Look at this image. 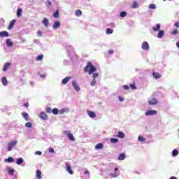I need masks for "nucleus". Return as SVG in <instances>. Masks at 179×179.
Instances as JSON below:
<instances>
[{
  "mask_svg": "<svg viewBox=\"0 0 179 179\" xmlns=\"http://www.w3.org/2000/svg\"><path fill=\"white\" fill-rule=\"evenodd\" d=\"M119 100L120 101H122L124 100V98L123 97H121V96H119Z\"/></svg>",
  "mask_w": 179,
  "mask_h": 179,
  "instance_id": "obj_58",
  "label": "nucleus"
},
{
  "mask_svg": "<svg viewBox=\"0 0 179 179\" xmlns=\"http://www.w3.org/2000/svg\"><path fill=\"white\" fill-rule=\"evenodd\" d=\"M22 163H23V158L20 157L17 162H16V164L20 165L22 164Z\"/></svg>",
  "mask_w": 179,
  "mask_h": 179,
  "instance_id": "obj_35",
  "label": "nucleus"
},
{
  "mask_svg": "<svg viewBox=\"0 0 179 179\" xmlns=\"http://www.w3.org/2000/svg\"><path fill=\"white\" fill-rule=\"evenodd\" d=\"M40 118L43 121H47V120H48V116L45 112H41Z\"/></svg>",
  "mask_w": 179,
  "mask_h": 179,
  "instance_id": "obj_7",
  "label": "nucleus"
},
{
  "mask_svg": "<svg viewBox=\"0 0 179 179\" xmlns=\"http://www.w3.org/2000/svg\"><path fill=\"white\" fill-rule=\"evenodd\" d=\"M15 23H16V20H11L10 25L8 27V30H11V29H13V27L15 26Z\"/></svg>",
  "mask_w": 179,
  "mask_h": 179,
  "instance_id": "obj_13",
  "label": "nucleus"
},
{
  "mask_svg": "<svg viewBox=\"0 0 179 179\" xmlns=\"http://www.w3.org/2000/svg\"><path fill=\"white\" fill-rule=\"evenodd\" d=\"M149 8L150 9H156V5H155L154 3H151L149 6Z\"/></svg>",
  "mask_w": 179,
  "mask_h": 179,
  "instance_id": "obj_45",
  "label": "nucleus"
},
{
  "mask_svg": "<svg viewBox=\"0 0 179 179\" xmlns=\"http://www.w3.org/2000/svg\"><path fill=\"white\" fill-rule=\"evenodd\" d=\"M44 58V55H40L36 58V61H42V59Z\"/></svg>",
  "mask_w": 179,
  "mask_h": 179,
  "instance_id": "obj_34",
  "label": "nucleus"
},
{
  "mask_svg": "<svg viewBox=\"0 0 179 179\" xmlns=\"http://www.w3.org/2000/svg\"><path fill=\"white\" fill-rule=\"evenodd\" d=\"M6 44L7 47H13V42H12V40L10 38L6 39Z\"/></svg>",
  "mask_w": 179,
  "mask_h": 179,
  "instance_id": "obj_11",
  "label": "nucleus"
},
{
  "mask_svg": "<svg viewBox=\"0 0 179 179\" xmlns=\"http://www.w3.org/2000/svg\"><path fill=\"white\" fill-rule=\"evenodd\" d=\"M4 162H6V163H13V162H15V159L13 157H10L7 159H5Z\"/></svg>",
  "mask_w": 179,
  "mask_h": 179,
  "instance_id": "obj_20",
  "label": "nucleus"
},
{
  "mask_svg": "<svg viewBox=\"0 0 179 179\" xmlns=\"http://www.w3.org/2000/svg\"><path fill=\"white\" fill-rule=\"evenodd\" d=\"M53 17L55 19H58L59 17V10H57L55 13L53 14Z\"/></svg>",
  "mask_w": 179,
  "mask_h": 179,
  "instance_id": "obj_28",
  "label": "nucleus"
},
{
  "mask_svg": "<svg viewBox=\"0 0 179 179\" xmlns=\"http://www.w3.org/2000/svg\"><path fill=\"white\" fill-rule=\"evenodd\" d=\"M21 114L26 121H29V114L27 113L22 112Z\"/></svg>",
  "mask_w": 179,
  "mask_h": 179,
  "instance_id": "obj_18",
  "label": "nucleus"
},
{
  "mask_svg": "<svg viewBox=\"0 0 179 179\" xmlns=\"http://www.w3.org/2000/svg\"><path fill=\"white\" fill-rule=\"evenodd\" d=\"M85 174L89 175V174H90V172H89V171L87 170V171H85Z\"/></svg>",
  "mask_w": 179,
  "mask_h": 179,
  "instance_id": "obj_57",
  "label": "nucleus"
},
{
  "mask_svg": "<svg viewBox=\"0 0 179 179\" xmlns=\"http://www.w3.org/2000/svg\"><path fill=\"white\" fill-rule=\"evenodd\" d=\"M125 16H127V12H125V11H122V12L120 13V17H125Z\"/></svg>",
  "mask_w": 179,
  "mask_h": 179,
  "instance_id": "obj_43",
  "label": "nucleus"
},
{
  "mask_svg": "<svg viewBox=\"0 0 179 179\" xmlns=\"http://www.w3.org/2000/svg\"><path fill=\"white\" fill-rule=\"evenodd\" d=\"M174 26L176 27H179V22H176L175 23V24H174Z\"/></svg>",
  "mask_w": 179,
  "mask_h": 179,
  "instance_id": "obj_56",
  "label": "nucleus"
},
{
  "mask_svg": "<svg viewBox=\"0 0 179 179\" xmlns=\"http://www.w3.org/2000/svg\"><path fill=\"white\" fill-rule=\"evenodd\" d=\"M171 34L173 36H177V34H178V31L177 29H175L171 32Z\"/></svg>",
  "mask_w": 179,
  "mask_h": 179,
  "instance_id": "obj_46",
  "label": "nucleus"
},
{
  "mask_svg": "<svg viewBox=\"0 0 179 179\" xmlns=\"http://www.w3.org/2000/svg\"><path fill=\"white\" fill-rule=\"evenodd\" d=\"M172 156H173V157L178 156V150H173L172 151Z\"/></svg>",
  "mask_w": 179,
  "mask_h": 179,
  "instance_id": "obj_37",
  "label": "nucleus"
},
{
  "mask_svg": "<svg viewBox=\"0 0 179 179\" xmlns=\"http://www.w3.org/2000/svg\"><path fill=\"white\" fill-rule=\"evenodd\" d=\"M48 3H49V5H51V1H48Z\"/></svg>",
  "mask_w": 179,
  "mask_h": 179,
  "instance_id": "obj_62",
  "label": "nucleus"
},
{
  "mask_svg": "<svg viewBox=\"0 0 179 179\" xmlns=\"http://www.w3.org/2000/svg\"><path fill=\"white\" fill-rule=\"evenodd\" d=\"M126 157H127V155H125V153L124 152L121 153L118 157V160H125Z\"/></svg>",
  "mask_w": 179,
  "mask_h": 179,
  "instance_id": "obj_15",
  "label": "nucleus"
},
{
  "mask_svg": "<svg viewBox=\"0 0 179 179\" xmlns=\"http://www.w3.org/2000/svg\"><path fill=\"white\" fill-rule=\"evenodd\" d=\"M141 48L142 50H145V51H149V43L147 41H144L142 43Z\"/></svg>",
  "mask_w": 179,
  "mask_h": 179,
  "instance_id": "obj_4",
  "label": "nucleus"
},
{
  "mask_svg": "<svg viewBox=\"0 0 179 179\" xmlns=\"http://www.w3.org/2000/svg\"><path fill=\"white\" fill-rule=\"evenodd\" d=\"M17 143V141H12L10 143H8V152H10L12 149L13 148V146H15Z\"/></svg>",
  "mask_w": 179,
  "mask_h": 179,
  "instance_id": "obj_6",
  "label": "nucleus"
},
{
  "mask_svg": "<svg viewBox=\"0 0 179 179\" xmlns=\"http://www.w3.org/2000/svg\"><path fill=\"white\" fill-rule=\"evenodd\" d=\"M114 170H115V173H117V171H118V167H115Z\"/></svg>",
  "mask_w": 179,
  "mask_h": 179,
  "instance_id": "obj_59",
  "label": "nucleus"
},
{
  "mask_svg": "<svg viewBox=\"0 0 179 179\" xmlns=\"http://www.w3.org/2000/svg\"><path fill=\"white\" fill-rule=\"evenodd\" d=\"M46 113H48V114H51V113H52V109L50 107L46 108Z\"/></svg>",
  "mask_w": 179,
  "mask_h": 179,
  "instance_id": "obj_44",
  "label": "nucleus"
},
{
  "mask_svg": "<svg viewBox=\"0 0 179 179\" xmlns=\"http://www.w3.org/2000/svg\"><path fill=\"white\" fill-rule=\"evenodd\" d=\"M169 179H177V178L174 176H171Z\"/></svg>",
  "mask_w": 179,
  "mask_h": 179,
  "instance_id": "obj_60",
  "label": "nucleus"
},
{
  "mask_svg": "<svg viewBox=\"0 0 179 179\" xmlns=\"http://www.w3.org/2000/svg\"><path fill=\"white\" fill-rule=\"evenodd\" d=\"M42 35H43V32L41 31H37V36L38 37H41Z\"/></svg>",
  "mask_w": 179,
  "mask_h": 179,
  "instance_id": "obj_49",
  "label": "nucleus"
},
{
  "mask_svg": "<svg viewBox=\"0 0 179 179\" xmlns=\"http://www.w3.org/2000/svg\"><path fill=\"white\" fill-rule=\"evenodd\" d=\"M117 137L124 139V138H125V134H124V132H122V131H119L117 135Z\"/></svg>",
  "mask_w": 179,
  "mask_h": 179,
  "instance_id": "obj_19",
  "label": "nucleus"
},
{
  "mask_svg": "<svg viewBox=\"0 0 179 179\" xmlns=\"http://www.w3.org/2000/svg\"><path fill=\"white\" fill-rule=\"evenodd\" d=\"M10 66V64L9 63H6L3 67V71L6 72L8 69H9V66Z\"/></svg>",
  "mask_w": 179,
  "mask_h": 179,
  "instance_id": "obj_16",
  "label": "nucleus"
},
{
  "mask_svg": "<svg viewBox=\"0 0 179 179\" xmlns=\"http://www.w3.org/2000/svg\"><path fill=\"white\" fill-rule=\"evenodd\" d=\"M152 76L155 79H160V78H162V75L160 73H159L158 72H153Z\"/></svg>",
  "mask_w": 179,
  "mask_h": 179,
  "instance_id": "obj_14",
  "label": "nucleus"
},
{
  "mask_svg": "<svg viewBox=\"0 0 179 179\" xmlns=\"http://www.w3.org/2000/svg\"><path fill=\"white\" fill-rule=\"evenodd\" d=\"M138 141L139 142H145V141H146V139L145 138H143V136H139L138 138Z\"/></svg>",
  "mask_w": 179,
  "mask_h": 179,
  "instance_id": "obj_36",
  "label": "nucleus"
},
{
  "mask_svg": "<svg viewBox=\"0 0 179 179\" xmlns=\"http://www.w3.org/2000/svg\"><path fill=\"white\" fill-rule=\"evenodd\" d=\"M0 37H9V32L4 31H0Z\"/></svg>",
  "mask_w": 179,
  "mask_h": 179,
  "instance_id": "obj_10",
  "label": "nucleus"
},
{
  "mask_svg": "<svg viewBox=\"0 0 179 179\" xmlns=\"http://www.w3.org/2000/svg\"><path fill=\"white\" fill-rule=\"evenodd\" d=\"M69 80H71V77H66L62 80V83L63 85H66Z\"/></svg>",
  "mask_w": 179,
  "mask_h": 179,
  "instance_id": "obj_17",
  "label": "nucleus"
},
{
  "mask_svg": "<svg viewBox=\"0 0 179 179\" xmlns=\"http://www.w3.org/2000/svg\"><path fill=\"white\" fill-rule=\"evenodd\" d=\"M49 152L50 153H54V148H49Z\"/></svg>",
  "mask_w": 179,
  "mask_h": 179,
  "instance_id": "obj_54",
  "label": "nucleus"
},
{
  "mask_svg": "<svg viewBox=\"0 0 179 179\" xmlns=\"http://www.w3.org/2000/svg\"><path fill=\"white\" fill-rule=\"evenodd\" d=\"M36 174L38 179H41V171L40 170H37Z\"/></svg>",
  "mask_w": 179,
  "mask_h": 179,
  "instance_id": "obj_32",
  "label": "nucleus"
},
{
  "mask_svg": "<svg viewBox=\"0 0 179 179\" xmlns=\"http://www.w3.org/2000/svg\"><path fill=\"white\" fill-rule=\"evenodd\" d=\"M96 71H97V69H96V66H93V64H92V62H90L87 63L85 67H84V71L85 73H88L89 75H92Z\"/></svg>",
  "mask_w": 179,
  "mask_h": 179,
  "instance_id": "obj_1",
  "label": "nucleus"
},
{
  "mask_svg": "<svg viewBox=\"0 0 179 179\" xmlns=\"http://www.w3.org/2000/svg\"><path fill=\"white\" fill-rule=\"evenodd\" d=\"M176 45L179 48V41L176 43Z\"/></svg>",
  "mask_w": 179,
  "mask_h": 179,
  "instance_id": "obj_61",
  "label": "nucleus"
},
{
  "mask_svg": "<svg viewBox=\"0 0 179 179\" xmlns=\"http://www.w3.org/2000/svg\"><path fill=\"white\" fill-rule=\"evenodd\" d=\"M66 110L65 108H62L61 110H59V114H64Z\"/></svg>",
  "mask_w": 179,
  "mask_h": 179,
  "instance_id": "obj_52",
  "label": "nucleus"
},
{
  "mask_svg": "<svg viewBox=\"0 0 179 179\" xmlns=\"http://www.w3.org/2000/svg\"><path fill=\"white\" fill-rule=\"evenodd\" d=\"M35 155H38V156H41V155H43V152H41V151H36L35 152Z\"/></svg>",
  "mask_w": 179,
  "mask_h": 179,
  "instance_id": "obj_51",
  "label": "nucleus"
},
{
  "mask_svg": "<svg viewBox=\"0 0 179 179\" xmlns=\"http://www.w3.org/2000/svg\"><path fill=\"white\" fill-rule=\"evenodd\" d=\"M24 107H26V108H28L29 104L28 103V102H27V103H25L24 104Z\"/></svg>",
  "mask_w": 179,
  "mask_h": 179,
  "instance_id": "obj_55",
  "label": "nucleus"
},
{
  "mask_svg": "<svg viewBox=\"0 0 179 179\" xmlns=\"http://www.w3.org/2000/svg\"><path fill=\"white\" fill-rule=\"evenodd\" d=\"M92 77L94 79H96V78H99V73H94L92 75Z\"/></svg>",
  "mask_w": 179,
  "mask_h": 179,
  "instance_id": "obj_47",
  "label": "nucleus"
},
{
  "mask_svg": "<svg viewBox=\"0 0 179 179\" xmlns=\"http://www.w3.org/2000/svg\"><path fill=\"white\" fill-rule=\"evenodd\" d=\"M76 15L77 16H82V10H76Z\"/></svg>",
  "mask_w": 179,
  "mask_h": 179,
  "instance_id": "obj_39",
  "label": "nucleus"
},
{
  "mask_svg": "<svg viewBox=\"0 0 179 179\" xmlns=\"http://www.w3.org/2000/svg\"><path fill=\"white\" fill-rule=\"evenodd\" d=\"M152 30L154 31H159L160 30V24H157L156 27L152 28Z\"/></svg>",
  "mask_w": 179,
  "mask_h": 179,
  "instance_id": "obj_31",
  "label": "nucleus"
},
{
  "mask_svg": "<svg viewBox=\"0 0 179 179\" xmlns=\"http://www.w3.org/2000/svg\"><path fill=\"white\" fill-rule=\"evenodd\" d=\"M129 87H131V89H132V90H136V85H135V83L131 84Z\"/></svg>",
  "mask_w": 179,
  "mask_h": 179,
  "instance_id": "obj_40",
  "label": "nucleus"
},
{
  "mask_svg": "<svg viewBox=\"0 0 179 179\" xmlns=\"http://www.w3.org/2000/svg\"><path fill=\"white\" fill-rule=\"evenodd\" d=\"M72 85L73 86V87L76 92H79L80 90V87H79V85H78V83H76V81H73Z\"/></svg>",
  "mask_w": 179,
  "mask_h": 179,
  "instance_id": "obj_9",
  "label": "nucleus"
},
{
  "mask_svg": "<svg viewBox=\"0 0 179 179\" xmlns=\"http://www.w3.org/2000/svg\"><path fill=\"white\" fill-rule=\"evenodd\" d=\"M110 176L112 178H117V177H118V175L117 174V173H110Z\"/></svg>",
  "mask_w": 179,
  "mask_h": 179,
  "instance_id": "obj_42",
  "label": "nucleus"
},
{
  "mask_svg": "<svg viewBox=\"0 0 179 179\" xmlns=\"http://www.w3.org/2000/svg\"><path fill=\"white\" fill-rule=\"evenodd\" d=\"M163 36H164V31H159L158 33V38H163Z\"/></svg>",
  "mask_w": 179,
  "mask_h": 179,
  "instance_id": "obj_29",
  "label": "nucleus"
},
{
  "mask_svg": "<svg viewBox=\"0 0 179 179\" xmlns=\"http://www.w3.org/2000/svg\"><path fill=\"white\" fill-rule=\"evenodd\" d=\"M108 54L110 55L114 54V50L111 49V50H108Z\"/></svg>",
  "mask_w": 179,
  "mask_h": 179,
  "instance_id": "obj_53",
  "label": "nucleus"
},
{
  "mask_svg": "<svg viewBox=\"0 0 179 179\" xmlns=\"http://www.w3.org/2000/svg\"><path fill=\"white\" fill-rule=\"evenodd\" d=\"M87 113L89 117H90V118H96V113L94 112L87 110Z\"/></svg>",
  "mask_w": 179,
  "mask_h": 179,
  "instance_id": "obj_12",
  "label": "nucleus"
},
{
  "mask_svg": "<svg viewBox=\"0 0 179 179\" xmlns=\"http://www.w3.org/2000/svg\"><path fill=\"white\" fill-rule=\"evenodd\" d=\"M64 135H66L67 134V137L69 138V139H70V141H75V137L73 136V134H72L71 133H68V131H64Z\"/></svg>",
  "mask_w": 179,
  "mask_h": 179,
  "instance_id": "obj_5",
  "label": "nucleus"
},
{
  "mask_svg": "<svg viewBox=\"0 0 179 179\" xmlns=\"http://www.w3.org/2000/svg\"><path fill=\"white\" fill-rule=\"evenodd\" d=\"M91 86H95L96 85V79H93L92 81L90 83Z\"/></svg>",
  "mask_w": 179,
  "mask_h": 179,
  "instance_id": "obj_48",
  "label": "nucleus"
},
{
  "mask_svg": "<svg viewBox=\"0 0 179 179\" xmlns=\"http://www.w3.org/2000/svg\"><path fill=\"white\" fill-rule=\"evenodd\" d=\"M25 127L27 128H31V127H33V124H31V122H28L25 124Z\"/></svg>",
  "mask_w": 179,
  "mask_h": 179,
  "instance_id": "obj_38",
  "label": "nucleus"
},
{
  "mask_svg": "<svg viewBox=\"0 0 179 179\" xmlns=\"http://www.w3.org/2000/svg\"><path fill=\"white\" fill-rule=\"evenodd\" d=\"M156 114H157V110H150L145 112V115L147 117H149L150 115H156Z\"/></svg>",
  "mask_w": 179,
  "mask_h": 179,
  "instance_id": "obj_2",
  "label": "nucleus"
},
{
  "mask_svg": "<svg viewBox=\"0 0 179 179\" xmlns=\"http://www.w3.org/2000/svg\"><path fill=\"white\" fill-rule=\"evenodd\" d=\"M1 83L3 85V86H6V85H8V79H6V77L2 78Z\"/></svg>",
  "mask_w": 179,
  "mask_h": 179,
  "instance_id": "obj_25",
  "label": "nucleus"
},
{
  "mask_svg": "<svg viewBox=\"0 0 179 179\" xmlns=\"http://www.w3.org/2000/svg\"><path fill=\"white\" fill-rule=\"evenodd\" d=\"M22 8H18L17 10V17H20L22 16Z\"/></svg>",
  "mask_w": 179,
  "mask_h": 179,
  "instance_id": "obj_33",
  "label": "nucleus"
},
{
  "mask_svg": "<svg viewBox=\"0 0 179 179\" xmlns=\"http://www.w3.org/2000/svg\"><path fill=\"white\" fill-rule=\"evenodd\" d=\"M148 103L150 106H156L157 104V99L153 98L148 100Z\"/></svg>",
  "mask_w": 179,
  "mask_h": 179,
  "instance_id": "obj_8",
  "label": "nucleus"
},
{
  "mask_svg": "<svg viewBox=\"0 0 179 179\" xmlns=\"http://www.w3.org/2000/svg\"><path fill=\"white\" fill-rule=\"evenodd\" d=\"M66 170L69 174L71 176L73 174V171H72V168H71V165L68 162L66 163Z\"/></svg>",
  "mask_w": 179,
  "mask_h": 179,
  "instance_id": "obj_3",
  "label": "nucleus"
},
{
  "mask_svg": "<svg viewBox=\"0 0 179 179\" xmlns=\"http://www.w3.org/2000/svg\"><path fill=\"white\" fill-rule=\"evenodd\" d=\"M8 173L10 176H13V173H15V169H12L10 167H7Z\"/></svg>",
  "mask_w": 179,
  "mask_h": 179,
  "instance_id": "obj_23",
  "label": "nucleus"
},
{
  "mask_svg": "<svg viewBox=\"0 0 179 179\" xmlns=\"http://www.w3.org/2000/svg\"><path fill=\"white\" fill-rule=\"evenodd\" d=\"M123 89H124V90H129V86L124 85H123Z\"/></svg>",
  "mask_w": 179,
  "mask_h": 179,
  "instance_id": "obj_50",
  "label": "nucleus"
},
{
  "mask_svg": "<svg viewBox=\"0 0 179 179\" xmlns=\"http://www.w3.org/2000/svg\"><path fill=\"white\" fill-rule=\"evenodd\" d=\"M106 34H113L114 33V30L111 28H107L106 30Z\"/></svg>",
  "mask_w": 179,
  "mask_h": 179,
  "instance_id": "obj_26",
  "label": "nucleus"
},
{
  "mask_svg": "<svg viewBox=\"0 0 179 179\" xmlns=\"http://www.w3.org/2000/svg\"><path fill=\"white\" fill-rule=\"evenodd\" d=\"M52 114H54V115H58L59 110H58V108H55L52 110Z\"/></svg>",
  "mask_w": 179,
  "mask_h": 179,
  "instance_id": "obj_30",
  "label": "nucleus"
},
{
  "mask_svg": "<svg viewBox=\"0 0 179 179\" xmlns=\"http://www.w3.org/2000/svg\"><path fill=\"white\" fill-rule=\"evenodd\" d=\"M139 6L138 5V2L137 1H133V4L131 6L132 9H137V8H138Z\"/></svg>",
  "mask_w": 179,
  "mask_h": 179,
  "instance_id": "obj_27",
  "label": "nucleus"
},
{
  "mask_svg": "<svg viewBox=\"0 0 179 179\" xmlns=\"http://www.w3.org/2000/svg\"><path fill=\"white\" fill-rule=\"evenodd\" d=\"M60 27H61V23H59V22L58 21H55L53 24V29H58Z\"/></svg>",
  "mask_w": 179,
  "mask_h": 179,
  "instance_id": "obj_21",
  "label": "nucleus"
},
{
  "mask_svg": "<svg viewBox=\"0 0 179 179\" xmlns=\"http://www.w3.org/2000/svg\"><path fill=\"white\" fill-rule=\"evenodd\" d=\"M43 24H44L45 27H48V19L46 17L43 18L42 21Z\"/></svg>",
  "mask_w": 179,
  "mask_h": 179,
  "instance_id": "obj_24",
  "label": "nucleus"
},
{
  "mask_svg": "<svg viewBox=\"0 0 179 179\" xmlns=\"http://www.w3.org/2000/svg\"><path fill=\"white\" fill-rule=\"evenodd\" d=\"M110 142H111V143H118V139L112 138H110Z\"/></svg>",
  "mask_w": 179,
  "mask_h": 179,
  "instance_id": "obj_41",
  "label": "nucleus"
},
{
  "mask_svg": "<svg viewBox=\"0 0 179 179\" xmlns=\"http://www.w3.org/2000/svg\"><path fill=\"white\" fill-rule=\"evenodd\" d=\"M103 148H104V145L103 143H98L95 145V149H96L97 150H99V149H103Z\"/></svg>",
  "mask_w": 179,
  "mask_h": 179,
  "instance_id": "obj_22",
  "label": "nucleus"
}]
</instances>
